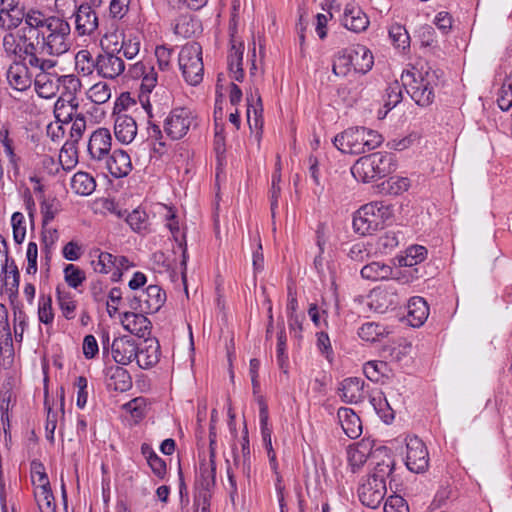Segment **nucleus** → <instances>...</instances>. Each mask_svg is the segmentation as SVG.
Segmentation results:
<instances>
[{
    "instance_id": "32",
    "label": "nucleus",
    "mask_w": 512,
    "mask_h": 512,
    "mask_svg": "<svg viewBox=\"0 0 512 512\" xmlns=\"http://www.w3.org/2000/svg\"><path fill=\"white\" fill-rule=\"evenodd\" d=\"M369 402L378 416L385 422L390 423L394 419V410L391 408L385 394L380 390H373L369 394Z\"/></svg>"
},
{
    "instance_id": "52",
    "label": "nucleus",
    "mask_w": 512,
    "mask_h": 512,
    "mask_svg": "<svg viewBox=\"0 0 512 512\" xmlns=\"http://www.w3.org/2000/svg\"><path fill=\"white\" fill-rule=\"evenodd\" d=\"M87 97L95 104H103L110 99L111 89L107 83L98 82L87 91Z\"/></svg>"
},
{
    "instance_id": "56",
    "label": "nucleus",
    "mask_w": 512,
    "mask_h": 512,
    "mask_svg": "<svg viewBox=\"0 0 512 512\" xmlns=\"http://www.w3.org/2000/svg\"><path fill=\"white\" fill-rule=\"evenodd\" d=\"M31 479L35 488H43L50 486L45 467L42 462L33 460L31 462Z\"/></svg>"
},
{
    "instance_id": "37",
    "label": "nucleus",
    "mask_w": 512,
    "mask_h": 512,
    "mask_svg": "<svg viewBox=\"0 0 512 512\" xmlns=\"http://www.w3.org/2000/svg\"><path fill=\"white\" fill-rule=\"evenodd\" d=\"M24 9L17 8H1L0 9V28L4 31H12L18 28L25 18Z\"/></svg>"
},
{
    "instance_id": "36",
    "label": "nucleus",
    "mask_w": 512,
    "mask_h": 512,
    "mask_svg": "<svg viewBox=\"0 0 512 512\" xmlns=\"http://www.w3.org/2000/svg\"><path fill=\"white\" fill-rule=\"evenodd\" d=\"M71 190L81 196L92 194L96 188L95 179L87 172L79 171L71 179Z\"/></svg>"
},
{
    "instance_id": "43",
    "label": "nucleus",
    "mask_w": 512,
    "mask_h": 512,
    "mask_svg": "<svg viewBox=\"0 0 512 512\" xmlns=\"http://www.w3.org/2000/svg\"><path fill=\"white\" fill-rule=\"evenodd\" d=\"M60 85L63 87L61 97L66 98L68 103L78 102L76 94L81 89V81L75 75H63L59 77Z\"/></svg>"
},
{
    "instance_id": "44",
    "label": "nucleus",
    "mask_w": 512,
    "mask_h": 512,
    "mask_svg": "<svg viewBox=\"0 0 512 512\" xmlns=\"http://www.w3.org/2000/svg\"><path fill=\"white\" fill-rule=\"evenodd\" d=\"M78 102L68 103L66 98L59 97L54 105L55 117L59 122L68 124L73 120V114L76 113Z\"/></svg>"
},
{
    "instance_id": "28",
    "label": "nucleus",
    "mask_w": 512,
    "mask_h": 512,
    "mask_svg": "<svg viewBox=\"0 0 512 512\" xmlns=\"http://www.w3.org/2000/svg\"><path fill=\"white\" fill-rule=\"evenodd\" d=\"M407 310V321L412 327L422 326L429 316V306L422 297H412L408 301Z\"/></svg>"
},
{
    "instance_id": "57",
    "label": "nucleus",
    "mask_w": 512,
    "mask_h": 512,
    "mask_svg": "<svg viewBox=\"0 0 512 512\" xmlns=\"http://www.w3.org/2000/svg\"><path fill=\"white\" fill-rule=\"evenodd\" d=\"M384 97V107L390 111L402 100V86L397 81L393 82L387 87Z\"/></svg>"
},
{
    "instance_id": "34",
    "label": "nucleus",
    "mask_w": 512,
    "mask_h": 512,
    "mask_svg": "<svg viewBox=\"0 0 512 512\" xmlns=\"http://www.w3.org/2000/svg\"><path fill=\"white\" fill-rule=\"evenodd\" d=\"M173 31L183 38H191L202 31L201 22L192 16L183 15L177 18Z\"/></svg>"
},
{
    "instance_id": "40",
    "label": "nucleus",
    "mask_w": 512,
    "mask_h": 512,
    "mask_svg": "<svg viewBox=\"0 0 512 512\" xmlns=\"http://www.w3.org/2000/svg\"><path fill=\"white\" fill-rule=\"evenodd\" d=\"M287 336L284 324H281L280 331L277 334L276 360L279 369L283 374L288 375L289 360L287 354Z\"/></svg>"
},
{
    "instance_id": "64",
    "label": "nucleus",
    "mask_w": 512,
    "mask_h": 512,
    "mask_svg": "<svg viewBox=\"0 0 512 512\" xmlns=\"http://www.w3.org/2000/svg\"><path fill=\"white\" fill-rule=\"evenodd\" d=\"M399 245L397 233L389 231L379 237L377 247L381 253L388 254Z\"/></svg>"
},
{
    "instance_id": "19",
    "label": "nucleus",
    "mask_w": 512,
    "mask_h": 512,
    "mask_svg": "<svg viewBox=\"0 0 512 512\" xmlns=\"http://www.w3.org/2000/svg\"><path fill=\"white\" fill-rule=\"evenodd\" d=\"M125 56L117 53L105 52L99 54L96 58L98 65V75L103 78L114 79L125 70Z\"/></svg>"
},
{
    "instance_id": "51",
    "label": "nucleus",
    "mask_w": 512,
    "mask_h": 512,
    "mask_svg": "<svg viewBox=\"0 0 512 512\" xmlns=\"http://www.w3.org/2000/svg\"><path fill=\"white\" fill-rule=\"evenodd\" d=\"M150 404L145 397H136L130 400V422L138 424L142 421L149 411Z\"/></svg>"
},
{
    "instance_id": "23",
    "label": "nucleus",
    "mask_w": 512,
    "mask_h": 512,
    "mask_svg": "<svg viewBox=\"0 0 512 512\" xmlns=\"http://www.w3.org/2000/svg\"><path fill=\"white\" fill-rule=\"evenodd\" d=\"M342 24L348 30L360 33L368 28L369 18L358 5L348 3L344 9Z\"/></svg>"
},
{
    "instance_id": "59",
    "label": "nucleus",
    "mask_w": 512,
    "mask_h": 512,
    "mask_svg": "<svg viewBox=\"0 0 512 512\" xmlns=\"http://www.w3.org/2000/svg\"><path fill=\"white\" fill-rule=\"evenodd\" d=\"M64 277L66 283L74 289L80 286L86 279L84 271L73 264H68L64 268Z\"/></svg>"
},
{
    "instance_id": "63",
    "label": "nucleus",
    "mask_w": 512,
    "mask_h": 512,
    "mask_svg": "<svg viewBox=\"0 0 512 512\" xmlns=\"http://www.w3.org/2000/svg\"><path fill=\"white\" fill-rule=\"evenodd\" d=\"M348 461L352 467V471L356 472L367 461L368 454L364 446L348 449Z\"/></svg>"
},
{
    "instance_id": "38",
    "label": "nucleus",
    "mask_w": 512,
    "mask_h": 512,
    "mask_svg": "<svg viewBox=\"0 0 512 512\" xmlns=\"http://www.w3.org/2000/svg\"><path fill=\"white\" fill-rule=\"evenodd\" d=\"M427 257V249L422 245H412L407 248L404 256L397 257L399 266L413 267L424 261Z\"/></svg>"
},
{
    "instance_id": "22",
    "label": "nucleus",
    "mask_w": 512,
    "mask_h": 512,
    "mask_svg": "<svg viewBox=\"0 0 512 512\" xmlns=\"http://www.w3.org/2000/svg\"><path fill=\"white\" fill-rule=\"evenodd\" d=\"M120 183L111 181V192L104 202V208L125 222H128L127 192L119 190Z\"/></svg>"
},
{
    "instance_id": "5",
    "label": "nucleus",
    "mask_w": 512,
    "mask_h": 512,
    "mask_svg": "<svg viewBox=\"0 0 512 512\" xmlns=\"http://www.w3.org/2000/svg\"><path fill=\"white\" fill-rule=\"evenodd\" d=\"M392 216V210L384 202L374 201L363 205L353 217L354 231L362 236L370 235L383 228Z\"/></svg>"
},
{
    "instance_id": "10",
    "label": "nucleus",
    "mask_w": 512,
    "mask_h": 512,
    "mask_svg": "<svg viewBox=\"0 0 512 512\" xmlns=\"http://www.w3.org/2000/svg\"><path fill=\"white\" fill-rule=\"evenodd\" d=\"M406 459L407 468L414 473L426 471L429 465V455L424 442L417 436L406 438Z\"/></svg>"
},
{
    "instance_id": "31",
    "label": "nucleus",
    "mask_w": 512,
    "mask_h": 512,
    "mask_svg": "<svg viewBox=\"0 0 512 512\" xmlns=\"http://www.w3.org/2000/svg\"><path fill=\"white\" fill-rule=\"evenodd\" d=\"M247 122L250 129H258L262 126V100L258 91L247 95Z\"/></svg>"
},
{
    "instance_id": "55",
    "label": "nucleus",
    "mask_w": 512,
    "mask_h": 512,
    "mask_svg": "<svg viewBox=\"0 0 512 512\" xmlns=\"http://www.w3.org/2000/svg\"><path fill=\"white\" fill-rule=\"evenodd\" d=\"M60 211V203L56 198L44 199L41 203L42 226H47Z\"/></svg>"
},
{
    "instance_id": "6",
    "label": "nucleus",
    "mask_w": 512,
    "mask_h": 512,
    "mask_svg": "<svg viewBox=\"0 0 512 512\" xmlns=\"http://www.w3.org/2000/svg\"><path fill=\"white\" fill-rule=\"evenodd\" d=\"M178 66L188 85H199L204 75L201 45L197 42L186 43L179 52Z\"/></svg>"
},
{
    "instance_id": "12",
    "label": "nucleus",
    "mask_w": 512,
    "mask_h": 512,
    "mask_svg": "<svg viewBox=\"0 0 512 512\" xmlns=\"http://www.w3.org/2000/svg\"><path fill=\"white\" fill-rule=\"evenodd\" d=\"M128 23H111L110 30L101 40L102 48L105 52L122 54L128 58V46L126 42V31Z\"/></svg>"
},
{
    "instance_id": "49",
    "label": "nucleus",
    "mask_w": 512,
    "mask_h": 512,
    "mask_svg": "<svg viewBox=\"0 0 512 512\" xmlns=\"http://www.w3.org/2000/svg\"><path fill=\"white\" fill-rule=\"evenodd\" d=\"M34 496L41 512H56L51 487L35 488Z\"/></svg>"
},
{
    "instance_id": "13",
    "label": "nucleus",
    "mask_w": 512,
    "mask_h": 512,
    "mask_svg": "<svg viewBox=\"0 0 512 512\" xmlns=\"http://www.w3.org/2000/svg\"><path fill=\"white\" fill-rule=\"evenodd\" d=\"M112 117L116 140L122 144H128V92H122L116 99Z\"/></svg>"
},
{
    "instance_id": "58",
    "label": "nucleus",
    "mask_w": 512,
    "mask_h": 512,
    "mask_svg": "<svg viewBox=\"0 0 512 512\" xmlns=\"http://www.w3.org/2000/svg\"><path fill=\"white\" fill-rule=\"evenodd\" d=\"M394 469V460L387 456L380 462L376 463L373 473L368 477L369 479L381 480L385 482L386 477L390 476Z\"/></svg>"
},
{
    "instance_id": "30",
    "label": "nucleus",
    "mask_w": 512,
    "mask_h": 512,
    "mask_svg": "<svg viewBox=\"0 0 512 512\" xmlns=\"http://www.w3.org/2000/svg\"><path fill=\"white\" fill-rule=\"evenodd\" d=\"M353 70L365 74L371 70L374 58L371 51L364 45H355L348 48Z\"/></svg>"
},
{
    "instance_id": "50",
    "label": "nucleus",
    "mask_w": 512,
    "mask_h": 512,
    "mask_svg": "<svg viewBox=\"0 0 512 512\" xmlns=\"http://www.w3.org/2000/svg\"><path fill=\"white\" fill-rule=\"evenodd\" d=\"M389 37L392 43L401 50H406L410 46V36L406 28L395 23L389 28Z\"/></svg>"
},
{
    "instance_id": "35",
    "label": "nucleus",
    "mask_w": 512,
    "mask_h": 512,
    "mask_svg": "<svg viewBox=\"0 0 512 512\" xmlns=\"http://www.w3.org/2000/svg\"><path fill=\"white\" fill-rule=\"evenodd\" d=\"M116 257L107 252H101L98 254L97 259L91 261V265L95 272L98 273H109L112 269L115 271L112 274V280L117 281L122 275L121 269L116 265Z\"/></svg>"
},
{
    "instance_id": "62",
    "label": "nucleus",
    "mask_w": 512,
    "mask_h": 512,
    "mask_svg": "<svg viewBox=\"0 0 512 512\" xmlns=\"http://www.w3.org/2000/svg\"><path fill=\"white\" fill-rule=\"evenodd\" d=\"M501 110L507 111L512 107V78L508 77L503 83L497 98Z\"/></svg>"
},
{
    "instance_id": "8",
    "label": "nucleus",
    "mask_w": 512,
    "mask_h": 512,
    "mask_svg": "<svg viewBox=\"0 0 512 512\" xmlns=\"http://www.w3.org/2000/svg\"><path fill=\"white\" fill-rule=\"evenodd\" d=\"M165 301V293L158 285H149L145 290L130 294V310L157 312Z\"/></svg>"
},
{
    "instance_id": "20",
    "label": "nucleus",
    "mask_w": 512,
    "mask_h": 512,
    "mask_svg": "<svg viewBox=\"0 0 512 512\" xmlns=\"http://www.w3.org/2000/svg\"><path fill=\"white\" fill-rule=\"evenodd\" d=\"M214 457L215 455L212 452L209 461L206 462L203 460L199 465V478L197 483L205 491L202 495L203 502L201 512H209L208 492L214 487L216 482V465Z\"/></svg>"
},
{
    "instance_id": "9",
    "label": "nucleus",
    "mask_w": 512,
    "mask_h": 512,
    "mask_svg": "<svg viewBox=\"0 0 512 512\" xmlns=\"http://www.w3.org/2000/svg\"><path fill=\"white\" fill-rule=\"evenodd\" d=\"M130 78L141 79L139 84V101L148 114H150L151 105L148 100V94L152 92L157 83V73L154 67L146 65L141 61L132 66L130 65Z\"/></svg>"
},
{
    "instance_id": "29",
    "label": "nucleus",
    "mask_w": 512,
    "mask_h": 512,
    "mask_svg": "<svg viewBox=\"0 0 512 512\" xmlns=\"http://www.w3.org/2000/svg\"><path fill=\"white\" fill-rule=\"evenodd\" d=\"M146 313L130 310V339L139 342L140 339L151 337V322L145 316Z\"/></svg>"
},
{
    "instance_id": "54",
    "label": "nucleus",
    "mask_w": 512,
    "mask_h": 512,
    "mask_svg": "<svg viewBox=\"0 0 512 512\" xmlns=\"http://www.w3.org/2000/svg\"><path fill=\"white\" fill-rule=\"evenodd\" d=\"M128 14V0H111L109 4V18L111 23H128L125 19Z\"/></svg>"
},
{
    "instance_id": "17",
    "label": "nucleus",
    "mask_w": 512,
    "mask_h": 512,
    "mask_svg": "<svg viewBox=\"0 0 512 512\" xmlns=\"http://www.w3.org/2000/svg\"><path fill=\"white\" fill-rule=\"evenodd\" d=\"M342 401L350 404L361 403L369 396L365 381L359 377L345 378L339 387Z\"/></svg>"
},
{
    "instance_id": "39",
    "label": "nucleus",
    "mask_w": 512,
    "mask_h": 512,
    "mask_svg": "<svg viewBox=\"0 0 512 512\" xmlns=\"http://www.w3.org/2000/svg\"><path fill=\"white\" fill-rule=\"evenodd\" d=\"M242 61L243 49L241 47L236 48L235 45H233L228 55V67L231 78L238 82H242L244 79Z\"/></svg>"
},
{
    "instance_id": "15",
    "label": "nucleus",
    "mask_w": 512,
    "mask_h": 512,
    "mask_svg": "<svg viewBox=\"0 0 512 512\" xmlns=\"http://www.w3.org/2000/svg\"><path fill=\"white\" fill-rule=\"evenodd\" d=\"M106 388L113 398H125L128 391V371L125 366L110 365L105 370Z\"/></svg>"
},
{
    "instance_id": "26",
    "label": "nucleus",
    "mask_w": 512,
    "mask_h": 512,
    "mask_svg": "<svg viewBox=\"0 0 512 512\" xmlns=\"http://www.w3.org/2000/svg\"><path fill=\"white\" fill-rule=\"evenodd\" d=\"M337 416L344 433L349 438L356 439L361 435V420L351 408L341 407L338 410Z\"/></svg>"
},
{
    "instance_id": "24",
    "label": "nucleus",
    "mask_w": 512,
    "mask_h": 512,
    "mask_svg": "<svg viewBox=\"0 0 512 512\" xmlns=\"http://www.w3.org/2000/svg\"><path fill=\"white\" fill-rule=\"evenodd\" d=\"M25 63L14 62L7 70V81L9 85L17 91H25L31 86V78L28 74V68H31L25 56Z\"/></svg>"
},
{
    "instance_id": "46",
    "label": "nucleus",
    "mask_w": 512,
    "mask_h": 512,
    "mask_svg": "<svg viewBox=\"0 0 512 512\" xmlns=\"http://www.w3.org/2000/svg\"><path fill=\"white\" fill-rule=\"evenodd\" d=\"M76 143L66 141L59 153V162L64 170H71L78 163Z\"/></svg>"
},
{
    "instance_id": "1",
    "label": "nucleus",
    "mask_w": 512,
    "mask_h": 512,
    "mask_svg": "<svg viewBox=\"0 0 512 512\" xmlns=\"http://www.w3.org/2000/svg\"><path fill=\"white\" fill-rule=\"evenodd\" d=\"M23 22L21 39L28 65L33 70L53 69L57 62L49 57H58L70 50V24L35 8L25 12Z\"/></svg>"
},
{
    "instance_id": "25",
    "label": "nucleus",
    "mask_w": 512,
    "mask_h": 512,
    "mask_svg": "<svg viewBox=\"0 0 512 512\" xmlns=\"http://www.w3.org/2000/svg\"><path fill=\"white\" fill-rule=\"evenodd\" d=\"M103 161H105L112 178L121 179L128 176V152L126 150L115 148Z\"/></svg>"
},
{
    "instance_id": "7",
    "label": "nucleus",
    "mask_w": 512,
    "mask_h": 512,
    "mask_svg": "<svg viewBox=\"0 0 512 512\" xmlns=\"http://www.w3.org/2000/svg\"><path fill=\"white\" fill-rule=\"evenodd\" d=\"M194 121L195 117L189 108H174L165 118L163 129L171 140H180L188 133Z\"/></svg>"
},
{
    "instance_id": "4",
    "label": "nucleus",
    "mask_w": 512,
    "mask_h": 512,
    "mask_svg": "<svg viewBox=\"0 0 512 512\" xmlns=\"http://www.w3.org/2000/svg\"><path fill=\"white\" fill-rule=\"evenodd\" d=\"M396 170L394 156L387 152H375L360 157L351 167V173L357 181L369 183Z\"/></svg>"
},
{
    "instance_id": "61",
    "label": "nucleus",
    "mask_w": 512,
    "mask_h": 512,
    "mask_svg": "<svg viewBox=\"0 0 512 512\" xmlns=\"http://www.w3.org/2000/svg\"><path fill=\"white\" fill-rule=\"evenodd\" d=\"M13 228V239L17 244H21L26 236L25 218L21 212L13 213L11 217Z\"/></svg>"
},
{
    "instance_id": "14",
    "label": "nucleus",
    "mask_w": 512,
    "mask_h": 512,
    "mask_svg": "<svg viewBox=\"0 0 512 512\" xmlns=\"http://www.w3.org/2000/svg\"><path fill=\"white\" fill-rule=\"evenodd\" d=\"M385 494L386 482H381V480L367 478L358 488L360 502L371 509H376L380 506Z\"/></svg>"
},
{
    "instance_id": "16",
    "label": "nucleus",
    "mask_w": 512,
    "mask_h": 512,
    "mask_svg": "<svg viewBox=\"0 0 512 512\" xmlns=\"http://www.w3.org/2000/svg\"><path fill=\"white\" fill-rule=\"evenodd\" d=\"M111 134L106 128L95 130L88 141L87 150L90 158L97 162L103 161L111 150Z\"/></svg>"
},
{
    "instance_id": "41",
    "label": "nucleus",
    "mask_w": 512,
    "mask_h": 512,
    "mask_svg": "<svg viewBox=\"0 0 512 512\" xmlns=\"http://www.w3.org/2000/svg\"><path fill=\"white\" fill-rule=\"evenodd\" d=\"M75 69L79 74L89 76L94 70L98 72V65H96V59H93L91 53L82 49L75 55Z\"/></svg>"
},
{
    "instance_id": "3",
    "label": "nucleus",
    "mask_w": 512,
    "mask_h": 512,
    "mask_svg": "<svg viewBox=\"0 0 512 512\" xmlns=\"http://www.w3.org/2000/svg\"><path fill=\"white\" fill-rule=\"evenodd\" d=\"M382 142V135L365 127L348 128L333 139L334 146L344 154H362L379 147Z\"/></svg>"
},
{
    "instance_id": "21",
    "label": "nucleus",
    "mask_w": 512,
    "mask_h": 512,
    "mask_svg": "<svg viewBox=\"0 0 512 512\" xmlns=\"http://www.w3.org/2000/svg\"><path fill=\"white\" fill-rule=\"evenodd\" d=\"M7 317L6 307L0 304V322H4L3 340H0V367L3 369L10 368L14 360L13 340Z\"/></svg>"
},
{
    "instance_id": "47",
    "label": "nucleus",
    "mask_w": 512,
    "mask_h": 512,
    "mask_svg": "<svg viewBox=\"0 0 512 512\" xmlns=\"http://www.w3.org/2000/svg\"><path fill=\"white\" fill-rule=\"evenodd\" d=\"M128 339L126 336L115 338L111 345V354L115 362L114 365H128Z\"/></svg>"
},
{
    "instance_id": "42",
    "label": "nucleus",
    "mask_w": 512,
    "mask_h": 512,
    "mask_svg": "<svg viewBox=\"0 0 512 512\" xmlns=\"http://www.w3.org/2000/svg\"><path fill=\"white\" fill-rule=\"evenodd\" d=\"M151 224L147 212L140 207L130 213V229L140 235H146L151 231Z\"/></svg>"
},
{
    "instance_id": "33",
    "label": "nucleus",
    "mask_w": 512,
    "mask_h": 512,
    "mask_svg": "<svg viewBox=\"0 0 512 512\" xmlns=\"http://www.w3.org/2000/svg\"><path fill=\"white\" fill-rule=\"evenodd\" d=\"M360 273L363 278L372 281L385 280L394 276L400 280L399 276L394 274L391 266L376 261L365 265Z\"/></svg>"
},
{
    "instance_id": "60",
    "label": "nucleus",
    "mask_w": 512,
    "mask_h": 512,
    "mask_svg": "<svg viewBox=\"0 0 512 512\" xmlns=\"http://www.w3.org/2000/svg\"><path fill=\"white\" fill-rule=\"evenodd\" d=\"M38 317L40 322L49 325L53 322L54 313L52 308V299L50 296H41L38 306Z\"/></svg>"
},
{
    "instance_id": "53",
    "label": "nucleus",
    "mask_w": 512,
    "mask_h": 512,
    "mask_svg": "<svg viewBox=\"0 0 512 512\" xmlns=\"http://www.w3.org/2000/svg\"><path fill=\"white\" fill-rule=\"evenodd\" d=\"M385 329L374 322L364 323L358 330L359 337L367 342H375L384 335Z\"/></svg>"
},
{
    "instance_id": "18",
    "label": "nucleus",
    "mask_w": 512,
    "mask_h": 512,
    "mask_svg": "<svg viewBox=\"0 0 512 512\" xmlns=\"http://www.w3.org/2000/svg\"><path fill=\"white\" fill-rule=\"evenodd\" d=\"M74 16L75 30L79 36L91 35L98 29V15L89 3L81 4Z\"/></svg>"
},
{
    "instance_id": "11",
    "label": "nucleus",
    "mask_w": 512,
    "mask_h": 512,
    "mask_svg": "<svg viewBox=\"0 0 512 512\" xmlns=\"http://www.w3.org/2000/svg\"><path fill=\"white\" fill-rule=\"evenodd\" d=\"M130 347H132L134 359L141 369H148L159 360V343L156 338L140 339L139 342L130 339Z\"/></svg>"
},
{
    "instance_id": "48",
    "label": "nucleus",
    "mask_w": 512,
    "mask_h": 512,
    "mask_svg": "<svg viewBox=\"0 0 512 512\" xmlns=\"http://www.w3.org/2000/svg\"><path fill=\"white\" fill-rule=\"evenodd\" d=\"M353 70L350 54L347 49L340 51L334 58L332 71L336 76L345 77Z\"/></svg>"
},
{
    "instance_id": "45",
    "label": "nucleus",
    "mask_w": 512,
    "mask_h": 512,
    "mask_svg": "<svg viewBox=\"0 0 512 512\" xmlns=\"http://www.w3.org/2000/svg\"><path fill=\"white\" fill-rule=\"evenodd\" d=\"M57 302L62 315L67 319L71 320L75 318L76 301L70 292L62 291L59 287L56 290Z\"/></svg>"
},
{
    "instance_id": "27",
    "label": "nucleus",
    "mask_w": 512,
    "mask_h": 512,
    "mask_svg": "<svg viewBox=\"0 0 512 512\" xmlns=\"http://www.w3.org/2000/svg\"><path fill=\"white\" fill-rule=\"evenodd\" d=\"M35 78V90L37 94L42 97L49 99L56 95L59 90L60 80L56 75L49 73L50 70H38Z\"/></svg>"
},
{
    "instance_id": "2",
    "label": "nucleus",
    "mask_w": 512,
    "mask_h": 512,
    "mask_svg": "<svg viewBox=\"0 0 512 512\" xmlns=\"http://www.w3.org/2000/svg\"><path fill=\"white\" fill-rule=\"evenodd\" d=\"M442 74L439 70L428 68L426 71H407L401 78L416 104L427 107L434 101L435 89L442 83Z\"/></svg>"
}]
</instances>
